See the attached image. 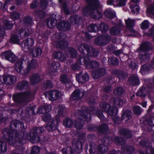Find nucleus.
Here are the masks:
<instances>
[{"mask_svg": "<svg viewBox=\"0 0 154 154\" xmlns=\"http://www.w3.org/2000/svg\"><path fill=\"white\" fill-rule=\"evenodd\" d=\"M134 153V149L133 146H130L128 148L125 149L124 150V153H127L129 154Z\"/></svg>", "mask_w": 154, "mask_h": 154, "instance_id": "obj_58", "label": "nucleus"}, {"mask_svg": "<svg viewBox=\"0 0 154 154\" xmlns=\"http://www.w3.org/2000/svg\"><path fill=\"white\" fill-rule=\"evenodd\" d=\"M100 106L103 111H106L107 113L109 116H114L117 113L118 109L116 107H110L109 105L106 102L100 103Z\"/></svg>", "mask_w": 154, "mask_h": 154, "instance_id": "obj_6", "label": "nucleus"}, {"mask_svg": "<svg viewBox=\"0 0 154 154\" xmlns=\"http://www.w3.org/2000/svg\"><path fill=\"white\" fill-rule=\"evenodd\" d=\"M53 57L55 58L58 59L60 61H63L66 58V57L60 52H54L53 54Z\"/></svg>", "mask_w": 154, "mask_h": 154, "instance_id": "obj_26", "label": "nucleus"}, {"mask_svg": "<svg viewBox=\"0 0 154 154\" xmlns=\"http://www.w3.org/2000/svg\"><path fill=\"white\" fill-rule=\"evenodd\" d=\"M86 109V107H84L82 108V110H79L78 113L76 114V116L78 118L75 122V126L77 129H80L82 128L84 122L80 119L81 117H83L84 119H86L88 120H91V114L94 112L95 110L93 108H90L88 111L90 113H88L85 110Z\"/></svg>", "mask_w": 154, "mask_h": 154, "instance_id": "obj_2", "label": "nucleus"}, {"mask_svg": "<svg viewBox=\"0 0 154 154\" xmlns=\"http://www.w3.org/2000/svg\"><path fill=\"white\" fill-rule=\"evenodd\" d=\"M28 86V82L26 81H23L18 83L17 88L19 90H23L27 88Z\"/></svg>", "mask_w": 154, "mask_h": 154, "instance_id": "obj_24", "label": "nucleus"}, {"mask_svg": "<svg viewBox=\"0 0 154 154\" xmlns=\"http://www.w3.org/2000/svg\"><path fill=\"white\" fill-rule=\"evenodd\" d=\"M104 15L110 19H112L115 16V13L109 10H106L104 12Z\"/></svg>", "mask_w": 154, "mask_h": 154, "instance_id": "obj_36", "label": "nucleus"}, {"mask_svg": "<svg viewBox=\"0 0 154 154\" xmlns=\"http://www.w3.org/2000/svg\"><path fill=\"white\" fill-rule=\"evenodd\" d=\"M124 92V90L123 89L120 87H118L114 91V94L116 95H121Z\"/></svg>", "mask_w": 154, "mask_h": 154, "instance_id": "obj_43", "label": "nucleus"}, {"mask_svg": "<svg viewBox=\"0 0 154 154\" xmlns=\"http://www.w3.org/2000/svg\"><path fill=\"white\" fill-rule=\"evenodd\" d=\"M129 82L131 85L135 86L138 85L139 83V80L135 75L131 76L129 80Z\"/></svg>", "mask_w": 154, "mask_h": 154, "instance_id": "obj_23", "label": "nucleus"}, {"mask_svg": "<svg viewBox=\"0 0 154 154\" xmlns=\"http://www.w3.org/2000/svg\"><path fill=\"white\" fill-rule=\"evenodd\" d=\"M68 42L67 41L63 40L60 41H58L56 43V46L57 48H63L66 46L68 45Z\"/></svg>", "mask_w": 154, "mask_h": 154, "instance_id": "obj_35", "label": "nucleus"}, {"mask_svg": "<svg viewBox=\"0 0 154 154\" xmlns=\"http://www.w3.org/2000/svg\"><path fill=\"white\" fill-rule=\"evenodd\" d=\"M12 129L11 130L6 129H5V132H6L8 135L9 136V138L8 139V141L10 143H15L14 140V138L17 137H19L20 138H22L24 139H28L29 137L30 138H31L30 136L27 134L26 132L23 131H21L19 133H17V131Z\"/></svg>", "mask_w": 154, "mask_h": 154, "instance_id": "obj_4", "label": "nucleus"}, {"mask_svg": "<svg viewBox=\"0 0 154 154\" xmlns=\"http://www.w3.org/2000/svg\"><path fill=\"white\" fill-rule=\"evenodd\" d=\"M32 21V18L30 17H26L23 20V22L27 24H31Z\"/></svg>", "mask_w": 154, "mask_h": 154, "instance_id": "obj_64", "label": "nucleus"}, {"mask_svg": "<svg viewBox=\"0 0 154 154\" xmlns=\"http://www.w3.org/2000/svg\"><path fill=\"white\" fill-rule=\"evenodd\" d=\"M147 13H149L154 15V3L151 4L147 8Z\"/></svg>", "mask_w": 154, "mask_h": 154, "instance_id": "obj_51", "label": "nucleus"}, {"mask_svg": "<svg viewBox=\"0 0 154 154\" xmlns=\"http://www.w3.org/2000/svg\"><path fill=\"white\" fill-rule=\"evenodd\" d=\"M149 25L148 21L146 20L143 21L141 23L140 27L142 29H146L149 28Z\"/></svg>", "mask_w": 154, "mask_h": 154, "instance_id": "obj_46", "label": "nucleus"}, {"mask_svg": "<svg viewBox=\"0 0 154 154\" xmlns=\"http://www.w3.org/2000/svg\"><path fill=\"white\" fill-rule=\"evenodd\" d=\"M25 62L27 63V67L30 70L35 69L37 66V64L35 59H30L29 58H27L25 60Z\"/></svg>", "mask_w": 154, "mask_h": 154, "instance_id": "obj_19", "label": "nucleus"}, {"mask_svg": "<svg viewBox=\"0 0 154 154\" xmlns=\"http://www.w3.org/2000/svg\"><path fill=\"white\" fill-rule=\"evenodd\" d=\"M131 113L132 112L131 111L129 110H126L121 117L122 119V120L125 119V121L130 119L131 117Z\"/></svg>", "mask_w": 154, "mask_h": 154, "instance_id": "obj_27", "label": "nucleus"}, {"mask_svg": "<svg viewBox=\"0 0 154 154\" xmlns=\"http://www.w3.org/2000/svg\"><path fill=\"white\" fill-rule=\"evenodd\" d=\"M30 34L29 29L26 28H22L19 29L18 35L22 38L29 36Z\"/></svg>", "mask_w": 154, "mask_h": 154, "instance_id": "obj_21", "label": "nucleus"}, {"mask_svg": "<svg viewBox=\"0 0 154 154\" xmlns=\"http://www.w3.org/2000/svg\"><path fill=\"white\" fill-rule=\"evenodd\" d=\"M91 48V47H89V45L85 44H80L78 47V49L79 51L83 55H84V53L83 51L84 49H85L87 52V54L90 56H95L97 55V53L95 51H93V53H91L89 51V49Z\"/></svg>", "mask_w": 154, "mask_h": 154, "instance_id": "obj_12", "label": "nucleus"}, {"mask_svg": "<svg viewBox=\"0 0 154 154\" xmlns=\"http://www.w3.org/2000/svg\"><path fill=\"white\" fill-rule=\"evenodd\" d=\"M110 32L111 35H115L118 34L120 33V30L119 28L113 27L110 29Z\"/></svg>", "mask_w": 154, "mask_h": 154, "instance_id": "obj_38", "label": "nucleus"}, {"mask_svg": "<svg viewBox=\"0 0 154 154\" xmlns=\"http://www.w3.org/2000/svg\"><path fill=\"white\" fill-rule=\"evenodd\" d=\"M57 27L60 30L66 31L69 29L70 26L67 22L62 21L58 23Z\"/></svg>", "mask_w": 154, "mask_h": 154, "instance_id": "obj_20", "label": "nucleus"}, {"mask_svg": "<svg viewBox=\"0 0 154 154\" xmlns=\"http://www.w3.org/2000/svg\"><path fill=\"white\" fill-rule=\"evenodd\" d=\"M128 66L129 68L133 69H136L137 67V65L135 61L129 60L128 61Z\"/></svg>", "mask_w": 154, "mask_h": 154, "instance_id": "obj_48", "label": "nucleus"}, {"mask_svg": "<svg viewBox=\"0 0 154 154\" xmlns=\"http://www.w3.org/2000/svg\"><path fill=\"white\" fill-rule=\"evenodd\" d=\"M16 81L15 76L11 75H4L3 81L2 83L6 85H12L15 83Z\"/></svg>", "mask_w": 154, "mask_h": 154, "instance_id": "obj_16", "label": "nucleus"}, {"mask_svg": "<svg viewBox=\"0 0 154 154\" xmlns=\"http://www.w3.org/2000/svg\"><path fill=\"white\" fill-rule=\"evenodd\" d=\"M127 0H116V6L121 7L125 6L126 4Z\"/></svg>", "mask_w": 154, "mask_h": 154, "instance_id": "obj_49", "label": "nucleus"}, {"mask_svg": "<svg viewBox=\"0 0 154 154\" xmlns=\"http://www.w3.org/2000/svg\"><path fill=\"white\" fill-rule=\"evenodd\" d=\"M7 150V146L6 143L2 141L0 150V152L2 153H5Z\"/></svg>", "mask_w": 154, "mask_h": 154, "instance_id": "obj_47", "label": "nucleus"}, {"mask_svg": "<svg viewBox=\"0 0 154 154\" xmlns=\"http://www.w3.org/2000/svg\"><path fill=\"white\" fill-rule=\"evenodd\" d=\"M97 153H105L107 150V147L103 144H101L98 148Z\"/></svg>", "mask_w": 154, "mask_h": 154, "instance_id": "obj_34", "label": "nucleus"}, {"mask_svg": "<svg viewBox=\"0 0 154 154\" xmlns=\"http://www.w3.org/2000/svg\"><path fill=\"white\" fill-rule=\"evenodd\" d=\"M43 108L44 111L48 113L51 110V106L49 105H46L43 106Z\"/></svg>", "mask_w": 154, "mask_h": 154, "instance_id": "obj_61", "label": "nucleus"}, {"mask_svg": "<svg viewBox=\"0 0 154 154\" xmlns=\"http://www.w3.org/2000/svg\"><path fill=\"white\" fill-rule=\"evenodd\" d=\"M44 130V129L42 127L34 128L32 131L33 136L30 138V141L32 143L39 142L40 141V139L39 136L37 135L36 134L42 133Z\"/></svg>", "mask_w": 154, "mask_h": 154, "instance_id": "obj_9", "label": "nucleus"}, {"mask_svg": "<svg viewBox=\"0 0 154 154\" xmlns=\"http://www.w3.org/2000/svg\"><path fill=\"white\" fill-rule=\"evenodd\" d=\"M60 92L57 90L50 91L46 93L45 96L47 98L51 101L57 100L60 96Z\"/></svg>", "mask_w": 154, "mask_h": 154, "instance_id": "obj_10", "label": "nucleus"}, {"mask_svg": "<svg viewBox=\"0 0 154 154\" xmlns=\"http://www.w3.org/2000/svg\"><path fill=\"white\" fill-rule=\"evenodd\" d=\"M59 123L58 119L53 120L49 122L45 126V128L48 131H51L57 130Z\"/></svg>", "mask_w": 154, "mask_h": 154, "instance_id": "obj_13", "label": "nucleus"}, {"mask_svg": "<svg viewBox=\"0 0 154 154\" xmlns=\"http://www.w3.org/2000/svg\"><path fill=\"white\" fill-rule=\"evenodd\" d=\"M89 76L87 73L82 75L80 76H76V79L79 83H83L86 82L88 80Z\"/></svg>", "mask_w": 154, "mask_h": 154, "instance_id": "obj_22", "label": "nucleus"}, {"mask_svg": "<svg viewBox=\"0 0 154 154\" xmlns=\"http://www.w3.org/2000/svg\"><path fill=\"white\" fill-rule=\"evenodd\" d=\"M11 18L13 20H18L19 18L20 14L16 12H13L11 14Z\"/></svg>", "mask_w": 154, "mask_h": 154, "instance_id": "obj_53", "label": "nucleus"}, {"mask_svg": "<svg viewBox=\"0 0 154 154\" xmlns=\"http://www.w3.org/2000/svg\"><path fill=\"white\" fill-rule=\"evenodd\" d=\"M133 112L136 115L140 114L142 112L139 106H136L133 107Z\"/></svg>", "mask_w": 154, "mask_h": 154, "instance_id": "obj_55", "label": "nucleus"}, {"mask_svg": "<svg viewBox=\"0 0 154 154\" xmlns=\"http://www.w3.org/2000/svg\"><path fill=\"white\" fill-rule=\"evenodd\" d=\"M108 62L110 65H116L119 63V61L116 57H111L108 60Z\"/></svg>", "mask_w": 154, "mask_h": 154, "instance_id": "obj_40", "label": "nucleus"}, {"mask_svg": "<svg viewBox=\"0 0 154 154\" xmlns=\"http://www.w3.org/2000/svg\"><path fill=\"white\" fill-rule=\"evenodd\" d=\"M4 28L5 29H11L13 26V23L12 21L7 20H5L4 22Z\"/></svg>", "mask_w": 154, "mask_h": 154, "instance_id": "obj_37", "label": "nucleus"}, {"mask_svg": "<svg viewBox=\"0 0 154 154\" xmlns=\"http://www.w3.org/2000/svg\"><path fill=\"white\" fill-rule=\"evenodd\" d=\"M60 81L63 83L65 84H69L71 82V80L68 78L65 75H62L60 78Z\"/></svg>", "mask_w": 154, "mask_h": 154, "instance_id": "obj_32", "label": "nucleus"}, {"mask_svg": "<svg viewBox=\"0 0 154 154\" xmlns=\"http://www.w3.org/2000/svg\"><path fill=\"white\" fill-rule=\"evenodd\" d=\"M63 125L66 127L70 128L73 125L72 120L69 118H66L63 120Z\"/></svg>", "mask_w": 154, "mask_h": 154, "instance_id": "obj_25", "label": "nucleus"}, {"mask_svg": "<svg viewBox=\"0 0 154 154\" xmlns=\"http://www.w3.org/2000/svg\"><path fill=\"white\" fill-rule=\"evenodd\" d=\"M42 118L43 121L45 122H47L50 120L51 119L50 115L48 113H44L43 115Z\"/></svg>", "mask_w": 154, "mask_h": 154, "instance_id": "obj_50", "label": "nucleus"}, {"mask_svg": "<svg viewBox=\"0 0 154 154\" xmlns=\"http://www.w3.org/2000/svg\"><path fill=\"white\" fill-rule=\"evenodd\" d=\"M125 23L128 28H131L134 26L135 21L128 18L127 20H125Z\"/></svg>", "mask_w": 154, "mask_h": 154, "instance_id": "obj_33", "label": "nucleus"}, {"mask_svg": "<svg viewBox=\"0 0 154 154\" xmlns=\"http://www.w3.org/2000/svg\"><path fill=\"white\" fill-rule=\"evenodd\" d=\"M110 39L109 36L107 35H101L96 38L94 42L96 44L103 45L106 44Z\"/></svg>", "mask_w": 154, "mask_h": 154, "instance_id": "obj_11", "label": "nucleus"}, {"mask_svg": "<svg viewBox=\"0 0 154 154\" xmlns=\"http://www.w3.org/2000/svg\"><path fill=\"white\" fill-rule=\"evenodd\" d=\"M108 129V127L106 124H103L100 127L99 130L100 132H104Z\"/></svg>", "mask_w": 154, "mask_h": 154, "instance_id": "obj_60", "label": "nucleus"}, {"mask_svg": "<svg viewBox=\"0 0 154 154\" xmlns=\"http://www.w3.org/2000/svg\"><path fill=\"white\" fill-rule=\"evenodd\" d=\"M10 41L12 43L18 44L19 42V39L15 35L12 34L10 38Z\"/></svg>", "mask_w": 154, "mask_h": 154, "instance_id": "obj_42", "label": "nucleus"}, {"mask_svg": "<svg viewBox=\"0 0 154 154\" xmlns=\"http://www.w3.org/2000/svg\"><path fill=\"white\" fill-rule=\"evenodd\" d=\"M146 152L145 154H149L151 153V154H154V149L151 146H148L146 147Z\"/></svg>", "mask_w": 154, "mask_h": 154, "instance_id": "obj_63", "label": "nucleus"}, {"mask_svg": "<svg viewBox=\"0 0 154 154\" xmlns=\"http://www.w3.org/2000/svg\"><path fill=\"white\" fill-rule=\"evenodd\" d=\"M68 50L71 57L74 58L76 57L77 52L75 50L72 48H68Z\"/></svg>", "mask_w": 154, "mask_h": 154, "instance_id": "obj_45", "label": "nucleus"}, {"mask_svg": "<svg viewBox=\"0 0 154 154\" xmlns=\"http://www.w3.org/2000/svg\"><path fill=\"white\" fill-rule=\"evenodd\" d=\"M2 55L6 60L11 62H14L16 58L15 55L10 51L4 52Z\"/></svg>", "mask_w": 154, "mask_h": 154, "instance_id": "obj_17", "label": "nucleus"}, {"mask_svg": "<svg viewBox=\"0 0 154 154\" xmlns=\"http://www.w3.org/2000/svg\"><path fill=\"white\" fill-rule=\"evenodd\" d=\"M84 92L78 89L75 90L71 94V97L73 100H78L84 95Z\"/></svg>", "mask_w": 154, "mask_h": 154, "instance_id": "obj_18", "label": "nucleus"}, {"mask_svg": "<svg viewBox=\"0 0 154 154\" xmlns=\"http://www.w3.org/2000/svg\"><path fill=\"white\" fill-rule=\"evenodd\" d=\"M44 87L46 88H51L53 86V85L49 81H47L44 82Z\"/></svg>", "mask_w": 154, "mask_h": 154, "instance_id": "obj_57", "label": "nucleus"}, {"mask_svg": "<svg viewBox=\"0 0 154 154\" xmlns=\"http://www.w3.org/2000/svg\"><path fill=\"white\" fill-rule=\"evenodd\" d=\"M57 21L52 18H50L47 21V23L48 27L50 28H52L55 26Z\"/></svg>", "mask_w": 154, "mask_h": 154, "instance_id": "obj_29", "label": "nucleus"}, {"mask_svg": "<svg viewBox=\"0 0 154 154\" xmlns=\"http://www.w3.org/2000/svg\"><path fill=\"white\" fill-rule=\"evenodd\" d=\"M81 60H83V62L81 61L80 59L78 60V62L81 64H85L86 67L88 69L97 67L99 65V63L96 61H92L89 62V59L86 56H82L81 58Z\"/></svg>", "mask_w": 154, "mask_h": 154, "instance_id": "obj_7", "label": "nucleus"}, {"mask_svg": "<svg viewBox=\"0 0 154 154\" xmlns=\"http://www.w3.org/2000/svg\"><path fill=\"white\" fill-rule=\"evenodd\" d=\"M82 57H81V58H79V59H78V60H77V62L78 63V64L75 63V64H74V65H73L72 66V69L74 70H77L79 69L80 68V65L79 64L82 65V64H81L79 62H78V60L79 59H80V60H81V61H82V62H83V60H81V58Z\"/></svg>", "mask_w": 154, "mask_h": 154, "instance_id": "obj_54", "label": "nucleus"}, {"mask_svg": "<svg viewBox=\"0 0 154 154\" xmlns=\"http://www.w3.org/2000/svg\"><path fill=\"white\" fill-rule=\"evenodd\" d=\"M42 51L39 47H35L31 52V54L33 57L38 56L41 54Z\"/></svg>", "mask_w": 154, "mask_h": 154, "instance_id": "obj_28", "label": "nucleus"}, {"mask_svg": "<svg viewBox=\"0 0 154 154\" xmlns=\"http://www.w3.org/2000/svg\"><path fill=\"white\" fill-rule=\"evenodd\" d=\"M39 80V76L38 74L33 75L30 78L31 82L33 84H37Z\"/></svg>", "mask_w": 154, "mask_h": 154, "instance_id": "obj_31", "label": "nucleus"}, {"mask_svg": "<svg viewBox=\"0 0 154 154\" xmlns=\"http://www.w3.org/2000/svg\"><path fill=\"white\" fill-rule=\"evenodd\" d=\"M100 28L101 31L103 32H105L107 31L109 29L108 25L103 23H101L100 24Z\"/></svg>", "mask_w": 154, "mask_h": 154, "instance_id": "obj_44", "label": "nucleus"}, {"mask_svg": "<svg viewBox=\"0 0 154 154\" xmlns=\"http://www.w3.org/2000/svg\"><path fill=\"white\" fill-rule=\"evenodd\" d=\"M106 69L104 68H99L92 72L93 78L94 79H98L105 75Z\"/></svg>", "mask_w": 154, "mask_h": 154, "instance_id": "obj_15", "label": "nucleus"}, {"mask_svg": "<svg viewBox=\"0 0 154 154\" xmlns=\"http://www.w3.org/2000/svg\"><path fill=\"white\" fill-rule=\"evenodd\" d=\"M48 3L47 0H41V7L43 9H45Z\"/></svg>", "mask_w": 154, "mask_h": 154, "instance_id": "obj_62", "label": "nucleus"}, {"mask_svg": "<svg viewBox=\"0 0 154 154\" xmlns=\"http://www.w3.org/2000/svg\"><path fill=\"white\" fill-rule=\"evenodd\" d=\"M98 29V27L96 24H91L88 27V29L90 32H96Z\"/></svg>", "mask_w": 154, "mask_h": 154, "instance_id": "obj_41", "label": "nucleus"}, {"mask_svg": "<svg viewBox=\"0 0 154 154\" xmlns=\"http://www.w3.org/2000/svg\"><path fill=\"white\" fill-rule=\"evenodd\" d=\"M120 134H122L125 136L126 138H130L131 137V132L125 129H122L119 130Z\"/></svg>", "mask_w": 154, "mask_h": 154, "instance_id": "obj_30", "label": "nucleus"}, {"mask_svg": "<svg viewBox=\"0 0 154 154\" xmlns=\"http://www.w3.org/2000/svg\"><path fill=\"white\" fill-rule=\"evenodd\" d=\"M23 64L22 60H18L16 64L15 69L18 73L24 75H26L31 70L27 67L25 69H23L22 66Z\"/></svg>", "mask_w": 154, "mask_h": 154, "instance_id": "obj_8", "label": "nucleus"}, {"mask_svg": "<svg viewBox=\"0 0 154 154\" xmlns=\"http://www.w3.org/2000/svg\"><path fill=\"white\" fill-rule=\"evenodd\" d=\"M130 8L132 9V12L135 14L136 12L137 13L139 12L140 8L137 5L134 6V5H131L130 6Z\"/></svg>", "mask_w": 154, "mask_h": 154, "instance_id": "obj_56", "label": "nucleus"}, {"mask_svg": "<svg viewBox=\"0 0 154 154\" xmlns=\"http://www.w3.org/2000/svg\"><path fill=\"white\" fill-rule=\"evenodd\" d=\"M34 43V40L29 38L24 40L22 43V46L23 50L27 49L30 50Z\"/></svg>", "mask_w": 154, "mask_h": 154, "instance_id": "obj_14", "label": "nucleus"}, {"mask_svg": "<svg viewBox=\"0 0 154 154\" xmlns=\"http://www.w3.org/2000/svg\"><path fill=\"white\" fill-rule=\"evenodd\" d=\"M40 148L38 146H34L32 147L31 154H38L39 153Z\"/></svg>", "mask_w": 154, "mask_h": 154, "instance_id": "obj_52", "label": "nucleus"}, {"mask_svg": "<svg viewBox=\"0 0 154 154\" xmlns=\"http://www.w3.org/2000/svg\"><path fill=\"white\" fill-rule=\"evenodd\" d=\"M150 44L148 42L143 43L141 45L139 49V58L141 62L149 59V55L147 54L148 51L150 49Z\"/></svg>", "mask_w": 154, "mask_h": 154, "instance_id": "obj_5", "label": "nucleus"}, {"mask_svg": "<svg viewBox=\"0 0 154 154\" xmlns=\"http://www.w3.org/2000/svg\"><path fill=\"white\" fill-rule=\"evenodd\" d=\"M118 74L117 75L119 79H125L127 75L122 71H119L118 72Z\"/></svg>", "mask_w": 154, "mask_h": 154, "instance_id": "obj_59", "label": "nucleus"}, {"mask_svg": "<svg viewBox=\"0 0 154 154\" xmlns=\"http://www.w3.org/2000/svg\"><path fill=\"white\" fill-rule=\"evenodd\" d=\"M60 65L58 62L53 63L51 65L50 69L52 71H55L59 68Z\"/></svg>", "mask_w": 154, "mask_h": 154, "instance_id": "obj_39", "label": "nucleus"}, {"mask_svg": "<svg viewBox=\"0 0 154 154\" xmlns=\"http://www.w3.org/2000/svg\"><path fill=\"white\" fill-rule=\"evenodd\" d=\"M33 96V94L30 91L26 90L14 95L13 99L15 102L18 103H27L32 100Z\"/></svg>", "mask_w": 154, "mask_h": 154, "instance_id": "obj_3", "label": "nucleus"}, {"mask_svg": "<svg viewBox=\"0 0 154 154\" xmlns=\"http://www.w3.org/2000/svg\"><path fill=\"white\" fill-rule=\"evenodd\" d=\"M101 7L98 0H91L88 7L84 8L83 12L85 16H90L94 19H99L103 16L102 13L98 10Z\"/></svg>", "mask_w": 154, "mask_h": 154, "instance_id": "obj_1", "label": "nucleus"}]
</instances>
